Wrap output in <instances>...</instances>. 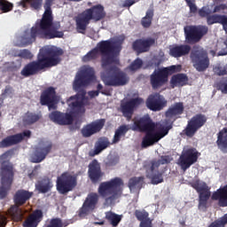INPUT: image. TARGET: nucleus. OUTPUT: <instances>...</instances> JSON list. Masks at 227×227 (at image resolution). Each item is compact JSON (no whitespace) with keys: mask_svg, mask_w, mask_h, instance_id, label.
I'll use <instances>...</instances> for the list:
<instances>
[{"mask_svg":"<svg viewBox=\"0 0 227 227\" xmlns=\"http://www.w3.org/2000/svg\"><path fill=\"white\" fill-rule=\"evenodd\" d=\"M121 51V45L113 43L111 40L101 41L97 46L82 57L83 63L97 61L101 56V68L106 70L101 74V79L106 86H125L129 82V76L118 68L120 58L117 52Z\"/></svg>","mask_w":227,"mask_h":227,"instance_id":"f257e3e1","label":"nucleus"},{"mask_svg":"<svg viewBox=\"0 0 227 227\" xmlns=\"http://www.w3.org/2000/svg\"><path fill=\"white\" fill-rule=\"evenodd\" d=\"M95 75V71L92 67H86L79 71L73 83V88L77 93L67 99V104L70 109V113H63L53 111L49 114L51 121L57 125H72L74 123V114H84L86 113V90L81 89L88 86Z\"/></svg>","mask_w":227,"mask_h":227,"instance_id":"f03ea898","label":"nucleus"},{"mask_svg":"<svg viewBox=\"0 0 227 227\" xmlns=\"http://www.w3.org/2000/svg\"><path fill=\"white\" fill-rule=\"evenodd\" d=\"M52 4H54V0H45L43 17L35 27L31 28L30 33L32 38L37 36L44 40H54V38H63L65 36L63 31H59L61 24L59 22H53Z\"/></svg>","mask_w":227,"mask_h":227,"instance_id":"7ed1b4c3","label":"nucleus"},{"mask_svg":"<svg viewBox=\"0 0 227 227\" xmlns=\"http://www.w3.org/2000/svg\"><path fill=\"white\" fill-rule=\"evenodd\" d=\"M190 185L192 189H195L199 194V210H207L210 196L213 201H218L219 207H222L223 208L227 207V184L221 186L213 193L210 192L208 184L200 179L192 181Z\"/></svg>","mask_w":227,"mask_h":227,"instance_id":"20e7f679","label":"nucleus"},{"mask_svg":"<svg viewBox=\"0 0 227 227\" xmlns=\"http://www.w3.org/2000/svg\"><path fill=\"white\" fill-rule=\"evenodd\" d=\"M64 54L63 49L58 46H43L39 51L37 59L29 63V75H35L45 68L58 67L61 63V56Z\"/></svg>","mask_w":227,"mask_h":227,"instance_id":"39448f33","label":"nucleus"},{"mask_svg":"<svg viewBox=\"0 0 227 227\" xmlns=\"http://www.w3.org/2000/svg\"><path fill=\"white\" fill-rule=\"evenodd\" d=\"M107 13L104 5L98 4L86 9L75 17L76 31L82 35H85L88 26L90 22H100L104 20Z\"/></svg>","mask_w":227,"mask_h":227,"instance_id":"423d86ee","label":"nucleus"},{"mask_svg":"<svg viewBox=\"0 0 227 227\" xmlns=\"http://www.w3.org/2000/svg\"><path fill=\"white\" fill-rule=\"evenodd\" d=\"M13 155V150L6 151L0 156V178L1 184L0 186V200H4L8 196V191L13 184V177L15 173L13 172V164L10 162V157Z\"/></svg>","mask_w":227,"mask_h":227,"instance_id":"0eeeda50","label":"nucleus"},{"mask_svg":"<svg viewBox=\"0 0 227 227\" xmlns=\"http://www.w3.org/2000/svg\"><path fill=\"white\" fill-rule=\"evenodd\" d=\"M123 180L120 177H114L110 181L103 182L98 188V194L105 199L106 205H113L120 196H121Z\"/></svg>","mask_w":227,"mask_h":227,"instance_id":"6e6552de","label":"nucleus"},{"mask_svg":"<svg viewBox=\"0 0 227 227\" xmlns=\"http://www.w3.org/2000/svg\"><path fill=\"white\" fill-rule=\"evenodd\" d=\"M182 70V66H170L155 69L150 75V84L153 90H160L162 86L168 84L169 75L176 74Z\"/></svg>","mask_w":227,"mask_h":227,"instance_id":"1a4fd4ad","label":"nucleus"},{"mask_svg":"<svg viewBox=\"0 0 227 227\" xmlns=\"http://www.w3.org/2000/svg\"><path fill=\"white\" fill-rule=\"evenodd\" d=\"M190 59L192 63L193 68L197 72H205L210 67V59L208 52L203 48H195L190 54Z\"/></svg>","mask_w":227,"mask_h":227,"instance_id":"9d476101","label":"nucleus"},{"mask_svg":"<svg viewBox=\"0 0 227 227\" xmlns=\"http://www.w3.org/2000/svg\"><path fill=\"white\" fill-rule=\"evenodd\" d=\"M56 187L59 194H68L77 187V176L66 171L57 177Z\"/></svg>","mask_w":227,"mask_h":227,"instance_id":"9b49d317","label":"nucleus"},{"mask_svg":"<svg viewBox=\"0 0 227 227\" xmlns=\"http://www.w3.org/2000/svg\"><path fill=\"white\" fill-rule=\"evenodd\" d=\"M208 118L203 114H197L193 115L190 120H188L186 127L183 129V136L186 137L192 138L193 136H196L198 130L202 127H205Z\"/></svg>","mask_w":227,"mask_h":227,"instance_id":"f8f14e48","label":"nucleus"},{"mask_svg":"<svg viewBox=\"0 0 227 227\" xmlns=\"http://www.w3.org/2000/svg\"><path fill=\"white\" fill-rule=\"evenodd\" d=\"M208 33V27L205 25H190L184 27L185 40L188 43H198Z\"/></svg>","mask_w":227,"mask_h":227,"instance_id":"ddd939ff","label":"nucleus"},{"mask_svg":"<svg viewBox=\"0 0 227 227\" xmlns=\"http://www.w3.org/2000/svg\"><path fill=\"white\" fill-rule=\"evenodd\" d=\"M213 13L223 14H209L207 20V26H214V24H221L224 31H227V4H219L215 5L213 9Z\"/></svg>","mask_w":227,"mask_h":227,"instance_id":"4468645a","label":"nucleus"},{"mask_svg":"<svg viewBox=\"0 0 227 227\" xmlns=\"http://www.w3.org/2000/svg\"><path fill=\"white\" fill-rule=\"evenodd\" d=\"M53 145L50 140L41 139L35 146V152L31 157V162L40 164L47 159V155L52 152Z\"/></svg>","mask_w":227,"mask_h":227,"instance_id":"2eb2a0df","label":"nucleus"},{"mask_svg":"<svg viewBox=\"0 0 227 227\" xmlns=\"http://www.w3.org/2000/svg\"><path fill=\"white\" fill-rule=\"evenodd\" d=\"M155 127L157 126L152 120V117L149 114H145L134 121L131 130L134 132H154Z\"/></svg>","mask_w":227,"mask_h":227,"instance_id":"dca6fc26","label":"nucleus"},{"mask_svg":"<svg viewBox=\"0 0 227 227\" xmlns=\"http://www.w3.org/2000/svg\"><path fill=\"white\" fill-rule=\"evenodd\" d=\"M100 200V195L97 192H90L87 195L82 207L79 210V216L84 217L88 215L90 212H93L97 207H98V201Z\"/></svg>","mask_w":227,"mask_h":227,"instance_id":"f3484780","label":"nucleus"},{"mask_svg":"<svg viewBox=\"0 0 227 227\" xmlns=\"http://www.w3.org/2000/svg\"><path fill=\"white\" fill-rule=\"evenodd\" d=\"M199 153H198L194 148L187 149L182 153L179 157V165L183 171H187L192 164H196V162H198Z\"/></svg>","mask_w":227,"mask_h":227,"instance_id":"a211bd4d","label":"nucleus"},{"mask_svg":"<svg viewBox=\"0 0 227 227\" xmlns=\"http://www.w3.org/2000/svg\"><path fill=\"white\" fill-rule=\"evenodd\" d=\"M88 176L92 184H98L106 176L98 160H93L88 166Z\"/></svg>","mask_w":227,"mask_h":227,"instance_id":"6ab92c4d","label":"nucleus"},{"mask_svg":"<svg viewBox=\"0 0 227 227\" xmlns=\"http://www.w3.org/2000/svg\"><path fill=\"white\" fill-rule=\"evenodd\" d=\"M142 102H143V98H135L121 105V111L124 118H126L127 121H130L132 120V114H134V109H136V107H139Z\"/></svg>","mask_w":227,"mask_h":227,"instance_id":"aec40b11","label":"nucleus"},{"mask_svg":"<svg viewBox=\"0 0 227 227\" xmlns=\"http://www.w3.org/2000/svg\"><path fill=\"white\" fill-rule=\"evenodd\" d=\"M25 137H29V130H26L21 133L8 136L0 142L1 148H10V146H15L19 143H22Z\"/></svg>","mask_w":227,"mask_h":227,"instance_id":"412c9836","label":"nucleus"},{"mask_svg":"<svg viewBox=\"0 0 227 227\" xmlns=\"http://www.w3.org/2000/svg\"><path fill=\"white\" fill-rule=\"evenodd\" d=\"M146 106L150 111H162L166 107V101L160 93L151 94L146 100Z\"/></svg>","mask_w":227,"mask_h":227,"instance_id":"4be33fe9","label":"nucleus"},{"mask_svg":"<svg viewBox=\"0 0 227 227\" xmlns=\"http://www.w3.org/2000/svg\"><path fill=\"white\" fill-rule=\"evenodd\" d=\"M106 125V120L100 119L98 121H92L82 129V136L83 137H91L94 134L100 132Z\"/></svg>","mask_w":227,"mask_h":227,"instance_id":"5701e85b","label":"nucleus"},{"mask_svg":"<svg viewBox=\"0 0 227 227\" xmlns=\"http://www.w3.org/2000/svg\"><path fill=\"white\" fill-rule=\"evenodd\" d=\"M155 45V39L152 37H148L146 39H137L132 43V49L137 54H143V52L150 51V49Z\"/></svg>","mask_w":227,"mask_h":227,"instance_id":"b1692460","label":"nucleus"},{"mask_svg":"<svg viewBox=\"0 0 227 227\" xmlns=\"http://www.w3.org/2000/svg\"><path fill=\"white\" fill-rule=\"evenodd\" d=\"M144 168L145 169L146 177L151 179L153 185H159V184H162V182H164V172L158 171L155 173L159 168H152V165L149 163H146Z\"/></svg>","mask_w":227,"mask_h":227,"instance_id":"393cba45","label":"nucleus"},{"mask_svg":"<svg viewBox=\"0 0 227 227\" xmlns=\"http://www.w3.org/2000/svg\"><path fill=\"white\" fill-rule=\"evenodd\" d=\"M185 106L183 102H176L168 108L165 112L166 118H178V116L184 114Z\"/></svg>","mask_w":227,"mask_h":227,"instance_id":"a878e982","label":"nucleus"},{"mask_svg":"<svg viewBox=\"0 0 227 227\" xmlns=\"http://www.w3.org/2000/svg\"><path fill=\"white\" fill-rule=\"evenodd\" d=\"M191 52V47L187 44H176L169 49V54L172 58H182Z\"/></svg>","mask_w":227,"mask_h":227,"instance_id":"bb28decb","label":"nucleus"},{"mask_svg":"<svg viewBox=\"0 0 227 227\" xmlns=\"http://www.w3.org/2000/svg\"><path fill=\"white\" fill-rule=\"evenodd\" d=\"M53 100H56V89L54 87H49L44 90L40 97L41 106L51 104Z\"/></svg>","mask_w":227,"mask_h":227,"instance_id":"cd10ccee","label":"nucleus"},{"mask_svg":"<svg viewBox=\"0 0 227 227\" xmlns=\"http://www.w3.org/2000/svg\"><path fill=\"white\" fill-rule=\"evenodd\" d=\"M216 145L223 153H227V128L222 129L217 134Z\"/></svg>","mask_w":227,"mask_h":227,"instance_id":"c85d7f7f","label":"nucleus"},{"mask_svg":"<svg viewBox=\"0 0 227 227\" xmlns=\"http://www.w3.org/2000/svg\"><path fill=\"white\" fill-rule=\"evenodd\" d=\"M189 82V77L185 74H176L172 75L170 79V86L171 88H176L185 86Z\"/></svg>","mask_w":227,"mask_h":227,"instance_id":"c756f323","label":"nucleus"},{"mask_svg":"<svg viewBox=\"0 0 227 227\" xmlns=\"http://www.w3.org/2000/svg\"><path fill=\"white\" fill-rule=\"evenodd\" d=\"M159 137L153 131H145V136L142 140V148H148V146H153L155 143H159Z\"/></svg>","mask_w":227,"mask_h":227,"instance_id":"7c9ffc66","label":"nucleus"},{"mask_svg":"<svg viewBox=\"0 0 227 227\" xmlns=\"http://www.w3.org/2000/svg\"><path fill=\"white\" fill-rule=\"evenodd\" d=\"M35 189H37L42 194H45L52 189V181L48 177H44L35 184Z\"/></svg>","mask_w":227,"mask_h":227,"instance_id":"2f4dec72","label":"nucleus"},{"mask_svg":"<svg viewBox=\"0 0 227 227\" xmlns=\"http://www.w3.org/2000/svg\"><path fill=\"white\" fill-rule=\"evenodd\" d=\"M42 221H43V212L42 210L36 209L29 215V227H38Z\"/></svg>","mask_w":227,"mask_h":227,"instance_id":"473e14b6","label":"nucleus"},{"mask_svg":"<svg viewBox=\"0 0 227 227\" xmlns=\"http://www.w3.org/2000/svg\"><path fill=\"white\" fill-rule=\"evenodd\" d=\"M27 200H29V192L27 191L20 190L14 195V203L20 207H22Z\"/></svg>","mask_w":227,"mask_h":227,"instance_id":"72a5a7b5","label":"nucleus"},{"mask_svg":"<svg viewBox=\"0 0 227 227\" xmlns=\"http://www.w3.org/2000/svg\"><path fill=\"white\" fill-rule=\"evenodd\" d=\"M15 47H27L29 45V29H26L23 35L14 41Z\"/></svg>","mask_w":227,"mask_h":227,"instance_id":"f704fd0d","label":"nucleus"},{"mask_svg":"<svg viewBox=\"0 0 227 227\" xmlns=\"http://www.w3.org/2000/svg\"><path fill=\"white\" fill-rule=\"evenodd\" d=\"M106 219L114 227L118 226L121 223V215L113 213V211H107L106 213Z\"/></svg>","mask_w":227,"mask_h":227,"instance_id":"c9c22d12","label":"nucleus"},{"mask_svg":"<svg viewBox=\"0 0 227 227\" xmlns=\"http://www.w3.org/2000/svg\"><path fill=\"white\" fill-rule=\"evenodd\" d=\"M169 162H171V157H169L168 155H164L160 156V160H153L149 161L147 164L151 165V168L153 169L155 168H159L160 167V164H169Z\"/></svg>","mask_w":227,"mask_h":227,"instance_id":"e433bc0d","label":"nucleus"},{"mask_svg":"<svg viewBox=\"0 0 227 227\" xmlns=\"http://www.w3.org/2000/svg\"><path fill=\"white\" fill-rule=\"evenodd\" d=\"M145 180V177H131L129 180L128 187L132 191L133 189H141L143 187V181Z\"/></svg>","mask_w":227,"mask_h":227,"instance_id":"4c0bfd02","label":"nucleus"},{"mask_svg":"<svg viewBox=\"0 0 227 227\" xmlns=\"http://www.w3.org/2000/svg\"><path fill=\"white\" fill-rule=\"evenodd\" d=\"M152 20H153V10L149 9L147 10L145 16L141 20V24L143 27H150V26H152Z\"/></svg>","mask_w":227,"mask_h":227,"instance_id":"58836bf2","label":"nucleus"},{"mask_svg":"<svg viewBox=\"0 0 227 227\" xmlns=\"http://www.w3.org/2000/svg\"><path fill=\"white\" fill-rule=\"evenodd\" d=\"M109 146V141L99 139L94 148V155H98L102 151L106 150Z\"/></svg>","mask_w":227,"mask_h":227,"instance_id":"ea45409f","label":"nucleus"},{"mask_svg":"<svg viewBox=\"0 0 227 227\" xmlns=\"http://www.w3.org/2000/svg\"><path fill=\"white\" fill-rule=\"evenodd\" d=\"M227 225V213L222 217L212 222L207 227H226Z\"/></svg>","mask_w":227,"mask_h":227,"instance_id":"a19ab883","label":"nucleus"},{"mask_svg":"<svg viewBox=\"0 0 227 227\" xmlns=\"http://www.w3.org/2000/svg\"><path fill=\"white\" fill-rule=\"evenodd\" d=\"M20 206L15 204L14 206H12L9 210H8V214L9 215H11V217H12V219L20 217V215H22V210H20V207H19Z\"/></svg>","mask_w":227,"mask_h":227,"instance_id":"79ce46f5","label":"nucleus"},{"mask_svg":"<svg viewBox=\"0 0 227 227\" xmlns=\"http://www.w3.org/2000/svg\"><path fill=\"white\" fill-rule=\"evenodd\" d=\"M162 64V59L159 56H154L151 60L147 62L148 68H159Z\"/></svg>","mask_w":227,"mask_h":227,"instance_id":"37998d69","label":"nucleus"},{"mask_svg":"<svg viewBox=\"0 0 227 227\" xmlns=\"http://www.w3.org/2000/svg\"><path fill=\"white\" fill-rule=\"evenodd\" d=\"M0 10L3 13H8L13 10V4L10 3L8 0H0Z\"/></svg>","mask_w":227,"mask_h":227,"instance_id":"c03bdc74","label":"nucleus"},{"mask_svg":"<svg viewBox=\"0 0 227 227\" xmlns=\"http://www.w3.org/2000/svg\"><path fill=\"white\" fill-rule=\"evenodd\" d=\"M171 129H173V125H171V124H169L167 127L160 128V130L155 133L156 137L160 141V139H162V137H166V136H168V134H169V130H171Z\"/></svg>","mask_w":227,"mask_h":227,"instance_id":"a18cd8bd","label":"nucleus"},{"mask_svg":"<svg viewBox=\"0 0 227 227\" xmlns=\"http://www.w3.org/2000/svg\"><path fill=\"white\" fill-rule=\"evenodd\" d=\"M143 67V59L137 58L136 59L129 67L131 72H136Z\"/></svg>","mask_w":227,"mask_h":227,"instance_id":"49530a36","label":"nucleus"},{"mask_svg":"<svg viewBox=\"0 0 227 227\" xmlns=\"http://www.w3.org/2000/svg\"><path fill=\"white\" fill-rule=\"evenodd\" d=\"M216 88L222 91V93H224L227 95V77H223L217 83Z\"/></svg>","mask_w":227,"mask_h":227,"instance_id":"de8ad7c7","label":"nucleus"},{"mask_svg":"<svg viewBox=\"0 0 227 227\" xmlns=\"http://www.w3.org/2000/svg\"><path fill=\"white\" fill-rule=\"evenodd\" d=\"M148 215L149 214L146 211H135V217H137V221H141V223H145L148 219Z\"/></svg>","mask_w":227,"mask_h":227,"instance_id":"09e8293b","label":"nucleus"},{"mask_svg":"<svg viewBox=\"0 0 227 227\" xmlns=\"http://www.w3.org/2000/svg\"><path fill=\"white\" fill-rule=\"evenodd\" d=\"M30 8L40 12L42 10V4H43V0H29Z\"/></svg>","mask_w":227,"mask_h":227,"instance_id":"8fccbe9b","label":"nucleus"},{"mask_svg":"<svg viewBox=\"0 0 227 227\" xmlns=\"http://www.w3.org/2000/svg\"><path fill=\"white\" fill-rule=\"evenodd\" d=\"M129 130H132L131 127H129V125H121L120 126L115 132L119 135V136H125V134H127L129 132Z\"/></svg>","mask_w":227,"mask_h":227,"instance_id":"3c124183","label":"nucleus"},{"mask_svg":"<svg viewBox=\"0 0 227 227\" xmlns=\"http://www.w3.org/2000/svg\"><path fill=\"white\" fill-rule=\"evenodd\" d=\"M214 72L219 76L227 75V64L223 67L221 66L215 67Z\"/></svg>","mask_w":227,"mask_h":227,"instance_id":"603ef678","label":"nucleus"},{"mask_svg":"<svg viewBox=\"0 0 227 227\" xmlns=\"http://www.w3.org/2000/svg\"><path fill=\"white\" fill-rule=\"evenodd\" d=\"M46 227H63V221L60 218H52Z\"/></svg>","mask_w":227,"mask_h":227,"instance_id":"864d4df0","label":"nucleus"},{"mask_svg":"<svg viewBox=\"0 0 227 227\" xmlns=\"http://www.w3.org/2000/svg\"><path fill=\"white\" fill-rule=\"evenodd\" d=\"M198 13L201 19H207V20H208V17H210V12L207 10V7L200 8L198 11Z\"/></svg>","mask_w":227,"mask_h":227,"instance_id":"5fc2aeb1","label":"nucleus"},{"mask_svg":"<svg viewBox=\"0 0 227 227\" xmlns=\"http://www.w3.org/2000/svg\"><path fill=\"white\" fill-rule=\"evenodd\" d=\"M13 91V88H12V86L7 85L5 87V89L4 90V91L2 92L1 97H3L4 98V97L8 96V95H12Z\"/></svg>","mask_w":227,"mask_h":227,"instance_id":"6e6d98bb","label":"nucleus"},{"mask_svg":"<svg viewBox=\"0 0 227 227\" xmlns=\"http://www.w3.org/2000/svg\"><path fill=\"white\" fill-rule=\"evenodd\" d=\"M186 4L190 8V13H198V6L196 5V4H194V2Z\"/></svg>","mask_w":227,"mask_h":227,"instance_id":"4d7b16f0","label":"nucleus"},{"mask_svg":"<svg viewBox=\"0 0 227 227\" xmlns=\"http://www.w3.org/2000/svg\"><path fill=\"white\" fill-rule=\"evenodd\" d=\"M116 164H118V159L116 158L110 159L106 162V168H113V166H116Z\"/></svg>","mask_w":227,"mask_h":227,"instance_id":"13d9d810","label":"nucleus"},{"mask_svg":"<svg viewBox=\"0 0 227 227\" xmlns=\"http://www.w3.org/2000/svg\"><path fill=\"white\" fill-rule=\"evenodd\" d=\"M45 106H48L49 111H51V109H53V111H56V109H58V102H56V99H53L52 102L46 104Z\"/></svg>","mask_w":227,"mask_h":227,"instance_id":"bf43d9fd","label":"nucleus"},{"mask_svg":"<svg viewBox=\"0 0 227 227\" xmlns=\"http://www.w3.org/2000/svg\"><path fill=\"white\" fill-rule=\"evenodd\" d=\"M134 4H136V0H125L122 4V8H130Z\"/></svg>","mask_w":227,"mask_h":227,"instance_id":"052dcab7","label":"nucleus"},{"mask_svg":"<svg viewBox=\"0 0 227 227\" xmlns=\"http://www.w3.org/2000/svg\"><path fill=\"white\" fill-rule=\"evenodd\" d=\"M38 120H40V116L38 114H30L29 123H35Z\"/></svg>","mask_w":227,"mask_h":227,"instance_id":"680f3d73","label":"nucleus"},{"mask_svg":"<svg viewBox=\"0 0 227 227\" xmlns=\"http://www.w3.org/2000/svg\"><path fill=\"white\" fill-rule=\"evenodd\" d=\"M21 75H24V77H29V64H27L22 69Z\"/></svg>","mask_w":227,"mask_h":227,"instance_id":"e2e57ef3","label":"nucleus"},{"mask_svg":"<svg viewBox=\"0 0 227 227\" xmlns=\"http://www.w3.org/2000/svg\"><path fill=\"white\" fill-rule=\"evenodd\" d=\"M20 58L29 59V50H23L19 54Z\"/></svg>","mask_w":227,"mask_h":227,"instance_id":"0e129e2a","label":"nucleus"},{"mask_svg":"<svg viewBox=\"0 0 227 227\" xmlns=\"http://www.w3.org/2000/svg\"><path fill=\"white\" fill-rule=\"evenodd\" d=\"M19 4L20 6H21V8H24V10H27V6L29 5V0H21Z\"/></svg>","mask_w":227,"mask_h":227,"instance_id":"69168bd1","label":"nucleus"},{"mask_svg":"<svg viewBox=\"0 0 227 227\" xmlns=\"http://www.w3.org/2000/svg\"><path fill=\"white\" fill-rule=\"evenodd\" d=\"M88 95L90 98H95V97H98L100 95V91L98 90H90L88 92Z\"/></svg>","mask_w":227,"mask_h":227,"instance_id":"338daca9","label":"nucleus"},{"mask_svg":"<svg viewBox=\"0 0 227 227\" xmlns=\"http://www.w3.org/2000/svg\"><path fill=\"white\" fill-rule=\"evenodd\" d=\"M121 135H119L116 131L114 133V139H113V143L114 144H116V143H120L121 139Z\"/></svg>","mask_w":227,"mask_h":227,"instance_id":"774afa93","label":"nucleus"}]
</instances>
